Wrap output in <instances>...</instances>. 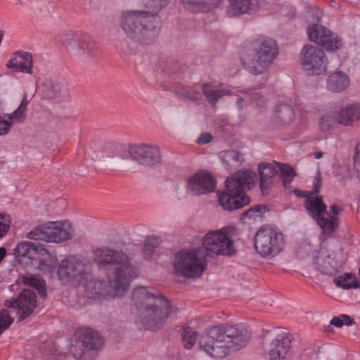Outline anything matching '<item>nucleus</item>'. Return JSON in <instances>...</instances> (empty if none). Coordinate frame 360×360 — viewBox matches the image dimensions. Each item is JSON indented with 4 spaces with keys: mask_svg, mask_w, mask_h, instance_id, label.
<instances>
[{
    "mask_svg": "<svg viewBox=\"0 0 360 360\" xmlns=\"http://www.w3.org/2000/svg\"><path fill=\"white\" fill-rule=\"evenodd\" d=\"M94 260L99 269H112L108 282L89 279L84 281L85 290L91 298L116 297L124 295L131 282L139 276V269L132 264V257L122 250L101 247L94 251Z\"/></svg>",
    "mask_w": 360,
    "mask_h": 360,
    "instance_id": "nucleus-1",
    "label": "nucleus"
},
{
    "mask_svg": "<svg viewBox=\"0 0 360 360\" xmlns=\"http://www.w3.org/2000/svg\"><path fill=\"white\" fill-rule=\"evenodd\" d=\"M140 321L148 330H157L163 327L172 313L170 301L164 295L151 292L146 287H139L132 292Z\"/></svg>",
    "mask_w": 360,
    "mask_h": 360,
    "instance_id": "nucleus-2",
    "label": "nucleus"
},
{
    "mask_svg": "<svg viewBox=\"0 0 360 360\" xmlns=\"http://www.w3.org/2000/svg\"><path fill=\"white\" fill-rule=\"evenodd\" d=\"M120 25L127 39L143 45L152 44L160 32V18L146 11H124Z\"/></svg>",
    "mask_w": 360,
    "mask_h": 360,
    "instance_id": "nucleus-3",
    "label": "nucleus"
},
{
    "mask_svg": "<svg viewBox=\"0 0 360 360\" xmlns=\"http://www.w3.org/2000/svg\"><path fill=\"white\" fill-rule=\"evenodd\" d=\"M205 251L203 248L184 249L175 254L173 268L174 274L186 278L201 276L207 267Z\"/></svg>",
    "mask_w": 360,
    "mask_h": 360,
    "instance_id": "nucleus-4",
    "label": "nucleus"
},
{
    "mask_svg": "<svg viewBox=\"0 0 360 360\" xmlns=\"http://www.w3.org/2000/svg\"><path fill=\"white\" fill-rule=\"evenodd\" d=\"M278 55L276 41L264 39L257 44L255 51L241 57L243 68L250 74L258 75L265 72Z\"/></svg>",
    "mask_w": 360,
    "mask_h": 360,
    "instance_id": "nucleus-5",
    "label": "nucleus"
},
{
    "mask_svg": "<svg viewBox=\"0 0 360 360\" xmlns=\"http://www.w3.org/2000/svg\"><path fill=\"white\" fill-rule=\"evenodd\" d=\"M62 44L67 51L82 63H94L98 56V45L86 34L66 33L63 36Z\"/></svg>",
    "mask_w": 360,
    "mask_h": 360,
    "instance_id": "nucleus-6",
    "label": "nucleus"
},
{
    "mask_svg": "<svg viewBox=\"0 0 360 360\" xmlns=\"http://www.w3.org/2000/svg\"><path fill=\"white\" fill-rule=\"evenodd\" d=\"M77 339L70 350L75 359L93 360L103 345L98 333L91 328H80L76 333Z\"/></svg>",
    "mask_w": 360,
    "mask_h": 360,
    "instance_id": "nucleus-7",
    "label": "nucleus"
},
{
    "mask_svg": "<svg viewBox=\"0 0 360 360\" xmlns=\"http://www.w3.org/2000/svg\"><path fill=\"white\" fill-rule=\"evenodd\" d=\"M285 246L283 233L269 225L262 226L255 236L256 252L263 257H274L281 253Z\"/></svg>",
    "mask_w": 360,
    "mask_h": 360,
    "instance_id": "nucleus-8",
    "label": "nucleus"
},
{
    "mask_svg": "<svg viewBox=\"0 0 360 360\" xmlns=\"http://www.w3.org/2000/svg\"><path fill=\"white\" fill-rule=\"evenodd\" d=\"M231 227H224L219 230L210 231L202 239V246L206 257L232 256L236 251L231 238Z\"/></svg>",
    "mask_w": 360,
    "mask_h": 360,
    "instance_id": "nucleus-9",
    "label": "nucleus"
},
{
    "mask_svg": "<svg viewBox=\"0 0 360 360\" xmlns=\"http://www.w3.org/2000/svg\"><path fill=\"white\" fill-rule=\"evenodd\" d=\"M90 264L84 259L70 256L61 261L58 269L59 279L64 283H83L89 277Z\"/></svg>",
    "mask_w": 360,
    "mask_h": 360,
    "instance_id": "nucleus-10",
    "label": "nucleus"
},
{
    "mask_svg": "<svg viewBox=\"0 0 360 360\" xmlns=\"http://www.w3.org/2000/svg\"><path fill=\"white\" fill-rule=\"evenodd\" d=\"M72 236V229L65 221H50L41 225L27 234V238L35 240H44L49 243H60Z\"/></svg>",
    "mask_w": 360,
    "mask_h": 360,
    "instance_id": "nucleus-11",
    "label": "nucleus"
},
{
    "mask_svg": "<svg viewBox=\"0 0 360 360\" xmlns=\"http://www.w3.org/2000/svg\"><path fill=\"white\" fill-rule=\"evenodd\" d=\"M300 62L304 70L310 75H319L327 70V59L323 51L314 45L304 46Z\"/></svg>",
    "mask_w": 360,
    "mask_h": 360,
    "instance_id": "nucleus-12",
    "label": "nucleus"
},
{
    "mask_svg": "<svg viewBox=\"0 0 360 360\" xmlns=\"http://www.w3.org/2000/svg\"><path fill=\"white\" fill-rule=\"evenodd\" d=\"M217 328L229 352L239 350L250 341V331L243 324L221 325Z\"/></svg>",
    "mask_w": 360,
    "mask_h": 360,
    "instance_id": "nucleus-13",
    "label": "nucleus"
},
{
    "mask_svg": "<svg viewBox=\"0 0 360 360\" xmlns=\"http://www.w3.org/2000/svg\"><path fill=\"white\" fill-rule=\"evenodd\" d=\"M199 345L201 349L212 358L223 359L229 353L217 326L212 327L201 336Z\"/></svg>",
    "mask_w": 360,
    "mask_h": 360,
    "instance_id": "nucleus-14",
    "label": "nucleus"
},
{
    "mask_svg": "<svg viewBox=\"0 0 360 360\" xmlns=\"http://www.w3.org/2000/svg\"><path fill=\"white\" fill-rule=\"evenodd\" d=\"M345 262L338 258L335 254L321 247L313 256V265L320 273L329 276H335L343 268Z\"/></svg>",
    "mask_w": 360,
    "mask_h": 360,
    "instance_id": "nucleus-15",
    "label": "nucleus"
},
{
    "mask_svg": "<svg viewBox=\"0 0 360 360\" xmlns=\"http://www.w3.org/2000/svg\"><path fill=\"white\" fill-rule=\"evenodd\" d=\"M5 306L15 310L18 321H21L31 315L37 306L35 292L29 289H24L17 298L5 302Z\"/></svg>",
    "mask_w": 360,
    "mask_h": 360,
    "instance_id": "nucleus-16",
    "label": "nucleus"
},
{
    "mask_svg": "<svg viewBox=\"0 0 360 360\" xmlns=\"http://www.w3.org/2000/svg\"><path fill=\"white\" fill-rule=\"evenodd\" d=\"M128 152L133 160L144 166L154 167L161 162L160 150L155 145L130 146Z\"/></svg>",
    "mask_w": 360,
    "mask_h": 360,
    "instance_id": "nucleus-17",
    "label": "nucleus"
},
{
    "mask_svg": "<svg viewBox=\"0 0 360 360\" xmlns=\"http://www.w3.org/2000/svg\"><path fill=\"white\" fill-rule=\"evenodd\" d=\"M307 34L311 41L321 45L326 50L334 51L342 46L341 39L321 25L314 24L309 26Z\"/></svg>",
    "mask_w": 360,
    "mask_h": 360,
    "instance_id": "nucleus-18",
    "label": "nucleus"
},
{
    "mask_svg": "<svg viewBox=\"0 0 360 360\" xmlns=\"http://www.w3.org/2000/svg\"><path fill=\"white\" fill-rule=\"evenodd\" d=\"M255 177V173L252 171L248 169L238 171L226 180V191L234 193L235 196L245 195L244 192L253 186Z\"/></svg>",
    "mask_w": 360,
    "mask_h": 360,
    "instance_id": "nucleus-19",
    "label": "nucleus"
},
{
    "mask_svg": "<svg viewBox=\"0 0 360 360\" xmlns=\"http://www.w3.org/2000/svg\"><path fill=\"white\" fill-rule=\"evenodd\" d=\"M216 180L205 172L196 173L190 177L187 182V189L193 195H204L213 192Z\"/></svg>",
    "mask_w": 360,
    "mask_h": 360,
    "instance_id": "nucleus-20",
    "label": "nucleus"
},
{
    "mask_svg": "<svg viewBox=\"0 0 360 360\" xmlns=\"http://www.w3.org/2000/svg\"><path fill=\"white\" fill-rule=\"evenodd\" d=\"M290 346L291 340L288 334L278 335L270 345L269 350L270 360H288Z\"/></svg>",
    "mask_w": 360,
    "mask_h": 360,
    "instance_id": "nucleus-21",
    "label": "nucleus"
},
{
    "mask_svg": "<svg viewBox=\"0 0 360 360\" xmlns=\"http://www.w3.org/2000/svg\"><path fill=\"white\" fill-rule=\"evenodd\" d=\"M6 67L14 72L31 75L33 73L32 56L26 51H15L6 63Z\"/></svg>",
    "mask_w": 360,
    "mask_h": 360,
    "instance_id": "nucleus-22",
    "label": "nucleus"
},
{
    "mask_svg": "<svg viewBox=\"0 0 360 360\" xmlns=\"http://www.w3.org/2000/svg\"><path fill=\"white\" fill-rule=\"evenodd\" d=\"M275 162H262L258 165L260 176L259 187L263 195L269 193L277 179L278 169Z\"/></svg>",
    "mask_w": 360,
    "mask_h": 360,
    "instance_id": "nucleus-23",
    "label": "nucleus"
},
{
    "mask_svg": "<svg viewBox=\"0 0 360 360\" xmlns=\"http://www.w3.org/2000/svg\"><path fill=\"white\" fill-rule=\"evenodd\" d=\"M218 202L226 210H238L248 205L250 199L248 195L235 196L234 193L225 191L218 193Z\"/></svg>",
    "mask_w": 360,
    "mask_h": 360,
    "instance_id": "nucleus-24",
    "label": "nucleus"
},
{
    "mask_svg": "<svg viewBox=\"0 0 360 360\" xmlns=\"http://www.w3.org/2000/svg\"><path fill=\"white\" fill-rule=\"evenodd\" d=\"M227 14L231 17L252 14L258 9V4L253 0H229Z\"/></svg>",
    "mask_w": 360,
    "mask_h": 360,
    "instance_id": "nucleus-25",
    "label": "nucleus"
},
{
    "mask_svg": "<svg viewBox=\"0 0 360 360\" xmlns=\"http://www.w3.org/2000/svg\"><path fill=\"white\" fill-rule=\"evenodd\" d=\"M338 124L351 126L360 120V105L352 104L342 107L338 111Z\"/></svg>",
    "mask_w": 360,
    "mask_h": 360,
    "instance_id": "nucleus-26",
    "label": "nucleus"
},
{
    "mask_svg": "<svg viewBox=\"0 0 360 360\" xmlns=\"http://www.w3.org/2000/svg\"><path fill=\"white\" fill-rule=\"evenodd\" d=\"M222 0H181L183 6L192 12H207L219 6Z\"/></svg>",
    "mask_w": 360,
    "mask_h": 360,
    "instance_id": "nucleus-27",
    "label": "nucleus"
},
{
    "mask_svg": "<svg viewBox=\"0 0 360 360\" xmlns=\"http://www.w3.org/2000/svg\"><path fill=\"white\" fill-rule=\"evenodd\" d=\"M306 198L305 207L309 213L317 220L323 215L327 214L326 205L323 203L321 197L310 195H302Z\"/></svg>",
    "mask_w": 360,
    "mask_h": 360,
    "instance_id": "nucleus-28",
    "label": "nucleus"
},
{
    "mask_svg": "<svg viewBox=\"0 0 360 360\" xmlns=\"http://www.w3.org/2000/svg\"><path fill=\"white\" fill-rule=\"evenodd\" d=\"M349 85V77L342 72L331 74L327 79L326 88L331 92H341Z\"/></svg>",
    "mask_w": 360,
    "mask_h": 360,
    "instance_id": "nucleus-29",
    "label": "nucleus"
},
{
    "mask_svg": "<svg viewBox=\"0 0 360 360\" xmlns=\"http://www.w3.org/2000/svg\"><path fill=\"white\" fill-rule=\"evenodd\" d=\"M293 117V108L291 105L285 103L276 105L272 114V121L276 124H289Z\"/></svg>",
    "mask_w": 360,
    "mask_h": 360,
    "instance_id": "nucleus-30",
    "label": "nucleus"
},
{
    "mask_svg": "<svg viewBox=\"0 0 360 360\" xmlns=\"http://www.w3.org/2000/svg\"><path fill=\"white\" fill-rule=\"evenodd\" d=\"M207 101L212 106L215 105L217 101L224 96H229L232 94L230 89L228 88H219L215 85L211 84H204V93Z\"/></svg>",
    "mask_w": 360,
    "mask_h": 360,
    "instance_id": "nucleus-31",
    "label": "nucleus"
},
{
    "mask_svg": "<svg viewBox=\"0 0 360 360\" xmlns=\"http://www.w3.org/2000/svg\"><path fill=\"white\" fill-rule=\"evenodd\" d=\"M46 96L49 99L66 97L68 94L67 86L63 82H50L46 84Z\"/></svg>",
    "mask_w": 360,
    "mask_h": 360,
    "instance_id": "nucleus-32",
    "label": "nucleus"
},
{
    "mask_svg": "<svg viewBox=\"0 0 360 360\" xmlns=\"http://www.w3.org/2000/svg\"><path fill=\"white\" fill-rule=\"evenodd\" d=\"M242 94L245 95L243 98H238L236 101V105L239 110L243 109V102H250V103L255 104L257 106L262 108L264 105V103L266 101L262 100V96L257 91H255L253 89H245L243 90Z\"/></svg>",
    "mask_w": 360,
    "mask_h": 360,
    "instance_id": "nucleus-33",
    "label": "nucleus"
},
{
    "mask_svg": "<svg viewBox=\"0 0 360 360\" xmlns=\"http://www.w3.org/2000/svg\"><path fill=\"white\" fill-rule=\"evenodd\" d=\"M326 214V217L323 215L316 222L325 235L330 236L338 226V218L328 213Z\"/></svg>",
    "mask_w": 360,
    "mask_h": 360,
    "instance_id": "nucleus-34",
    "label": "nucleus"
},
{
    "mask_svg": "<svg viewBox=\"0 0 360 360\" xmlns=\"http://www.w3.org/2000/svg\"><path fill=\"white\" fill-rule=\"evenodd\" d=\"M22 282L26 285L35 288L41 297H45L46 295V284L44 280L39 276L27 274L20 278Z\"/></svg>",
    "mask_w": 360,
    "mask_h": 360,
    "instance_id": "nucleus-35",
    "label": "nucleus"
},
{
    "mask_svg": "<svg viewBox=\"0 0 360 360\" xmlns=\"http://www.w3.org/2000/svg\"><path fill=\"white\" fill-rule=\"evenodd\" d=\"M34 250V243L28 241L19 243L14 249V254L16 257H27L32 260L36 255Z\"/></svg>",
    "mask_w": 360,
    "mask_h": 360,
    "instance_id": "nucleus-36",
    "label": "nucleus"
},
{
    "mask_svg": "<svg viewBox=\"0 0 360 360\" xmlns=\"http://www.w3.org/2000/svg\"><path fill=\"white\" fill-rule=\"evenodd\" d=\"M219 158L227 166H232L243 161V155L236 150H227L221 151Z\"/></svg>",
    "mask_w": 360,
    "mask_h": 360,
    "instance_id": "nucleus-37",
    "label": "nucleus"
},
{
    "mask_svg": "<svg viewBox=\"0 0 360 360\" xmlns=\"http://www.w3.org/2000/svg\"><path fill=\"white\" fill-rule=\"evenodd\" d=\"M333 283L338 287H340L343 289H356L360 287L359 283L355 280L354 275L349 273H345L342 276L335 278Z\"/></svg>",
    "mask_w": 360,
    "mask_h": 360,
    "instance_id": "nucleus-38",
    "label": "nucleus"
},
{
    "mask_svg": "<svg viewBox=\"0 0 360 360\" xmlns=\"http://www.w3.org/2000/svg\"><path fill=\"white\" fill-rule=\"evenodd\" d=\"M160 238L155 236L146 237L145 240L143 255L145 259H150L155 253V249L160 245Z\"/></svg>",
    "mask_w": 360,
    "mask_h": 360,
    "instance_id": "nucleus-39",
    "label": "nucleus"
},
{
    "mask_svg": "<svg viewBox=\"0 0 360 360\" xmlns=\"http://www.w3.org/2000/svg\"><path fill=\"white\" fill-rule=\"evenodd\" d=\"M29 101L27 99V97L25 96L22 100L19 107L13 111L12 113L6 114L5 117H6L11 124L15 122H22L25 120V112L26 110V108L28 105Z\"/></svg>",
    "mask_w": 360,
    "mask_h": 360,
    "instance_id": "nucleus-40",
    "label": "nucleus"
},
{
    "mask_svg": "<svg viewBox=\"0 0 360 360\" xmlns=\"http://www.w3.org/2000/svg\"><path fill=\"white\" fill-rule=\"evenodd\" d=\"M275 164L281 172L279 178L281 179L283 185L286 187L293 180V178L295 176V171L293 168L288 165L279 164L277 162H275Z\"/></svg>",
    "mask_w": 360,
    "mask_h": 360,
    "instance_id": "nucleus-41",
    "label": "nucleus"
},
{
    "mask_svg": "<svg viewBox=\"0 0 360 360\" xmlns=\"http://www.w3.org/2000/svg\"><path fill=\"white\" fill-rule=\"evenodd\" d=\"M338 124V112L323 115L320 120V127L322 131H328Z\"/></svg>",
    "mask_w": 360,
    "mask_h": 360,
    "instance_id": "nucleus-42",
    "label": "nucleus"
},
{
    "mask_svg": "<svg viewBox=\"0 0 360 360\" xmlns=\"http://www.w3.org/2000/svg\"><path fill=\"white\" fill-rule=\"evenodd\" d=\"M182 340L186 349H191L198 340V334L189 327L184 328L182 332Z\"/></svg>",
    "mask_w": 360,
    "mask_h": 360,
    "instance_id": "nucleus-43",
    "label": "nucleus"
},
{
    "mask_svg": "<svg viewBox=\"0 0 360 360\" xmlns=\"http://www.w3.org/2000/svg\"><path fill=\"white\" fill-rule=\"evenodd\" d=\"M169 0H143L145 7L148 10L150 14L158 15V13L165 6Z\"/></svg>",
    "mask_w": 360,
    "mask_h": 360,
    "instance_id": "nucleus-44",
    "label": "nucleus"
},
{
    "mask_svg": "<svg viewBox=\"0 0 360 360\" xmlns=\"http://www.w3.org/2000/svg\"><path fill=\"white\" fill-rule=\"evenodd\" d=\"M11 217L9 214L3 212L0 213V239L5 237L11 225Z\"/></svg>",
    "mask_w": 360,
    "mask_h": 360,
    "instance_id": "nucleus-45",
    "label": "nucleus"
},
{
    "mask_svg": "<svg viewBox=\"0 0 360 360\" xmlns=\"http://www.w3.org/2000/svg\"><path fill=\"white\" fill-rule=\"evenodd\" d=\"M204 93V84H195L185 89V96L192 100H199Z\"/></svg>",
    "mask_w": 360,
    "mask_h": 360,
    "instance_id": "nucleus-46",
    "label": "nucleus"
},
{
    "mask_svg": "<svg viewBox=\"0 0 360 360\" xmlns=\"http://www.w3.org/2000/svg\"><path fill=\"white\" fill-rule=\"evenodd\" d=\"M13 322V319L11 317L7 309L0 311V335Z\"/></svg>",
    "mask_w": 360,
    "mask_h": 360,
    "instance_id": "nucleus-47",
    "label": "nucleus"
},
{
    "mask_svg": "<svg viewBox=\"0 0 360 360\" xmlns=\"http://www.w3.org/2000/svg\"><path fill=\"white\" fill-rule=\"evenodd\" d=\"M354 323V321L347 314L333 317L330 321V324L338 328H341L343 326H352Z\"/></svg>",
    "mask_w": 360,
    "mask_h": 360,
    "instance_id": "nucleus-48",
    "label": "nucleus"
},
{
    "mask_svg": "<svg viewBox=\"0 0 360 360\" xmlns=\"http://www.w3.org/2000/svg\"><path fill=\"white\" fill-rule=\"evenodd\" d=\"M34 250H36V255L32 260L38 261L40 264H42L44 260L50 257V253L46 249L34 244Z\"/></svg>",
    "mask_w": 360,
    "mask_h": 360,
    "instance_id": "nucleus-49",
    "label": "nucleus"
},
{
    "mask_svg": "<svg viewBox=\"0 0 360 360\" xmlns=\"http://www.w3.org/2000/svg\"><path fill=\"white\" fill-rule=\"evenodd\" d=\"M264 209L265 207L262 205H256L243 212V217L255 219L256 217L260 216L261 213L262 212V210Z\"/></svg>",
    "mask_w": 360,
    "mask_h": 360,
    "instance_id": "nucleus-50",
    "label": "nucleus"
},
{
    "mask_svg": "<svg viewBox=\"0 0 360 360\" xmlns=\"http://www.w3.org/2000/svg\"><path fill=\"white\" fill-rule=\"evenodd\" d=\"M40 350L43 354L50 356L56 352V347L52 341L49 340L44 342L40 347Z\"/></svg>",
    "mask_w": 360,
    "mask_h": 360,
    "instance_id": "nucleus-51",
    "label": "nucleus"
},
{
    "mask_svg": "<svg viewBox=\"0 0 360 360\" xmlns=\"http://www.w3.org/2000/svg\"><path fill=\"white\" fill-rule=\"evenodd\" d=\"M11 125L12 124L8 118L6 120L4 117L0 116V136L8 134Z\"/></svg>",
    "mask_w": 360,
    "mask_h": 360,
    "instance_id": "nucleus-52",
    "label": "nucleus"
},
{
    "mask_svg": "<svg viewBox=\"0 0 360 360\" xmlns=\"http://www.w3.org/2000/svg\"><path fill=\"white\" fill-rule=\"evenodd\" d=\"M354 167L357 173V176L360 179V144L356 146V153L354 156Z\"/></svg>",
    "mask_w": 360,
    "mask_h": 360,
    "instance_id": "nucleus-53",
    "label": "nucleus"
},
{
    "mask_svg": "<svg viewBox=\"0 0 360 360\" xmlns=\"http://www.w3.org/2000/svg\"><path fill=\"white\" fill-rule=\"evenodd\" d=\"M213 139V136L208 132L202 133L196 140V143L200 145H205L210 143Z\"/></svg>",
    "mask_w": 360,
    "mask_h": 360,
    "instance_id": "nucleus-54",
    "label": "nucleus"
},
{
    "mask_svg": "<svg viewBox=\"0 0 360 360\" xmlns=\"http://www.w3.org/2000/svg\"><path fill=\"white\" fill-rule=\"evenodd\" d=\"M341 211V208L335 204H333L330 206V212H331V216H335L338 217L340 212Z\"/></svg>",
    "mask_w": 360,
    "mask_h": 360,
    "instance_id": "nucleus-55",
    "label": "nucleus"
},
{
    "mask_svg": "<svg viewBox=\"0 0 360 360\" xmlns=\"http://www.w3.org/2000/svg\"><path fill=\"white\" fill-rule=\"evenodd\" d=\"M6 255V250L4 248H0V263Z\"/></svg>",
    "mask_w": 360,
    "mask_h": 360,
    "instance_id": "nucleus-56",
    "label": "nucleus"
},
{
    "mask_svg": "<svg viewBox=\"0 0 360 360\" xmlns=\"http://www.w3.org/2000/svg\"><path fill=\"white\" fill-rule=\"evenodd\" d=\"M320 190V182L317 181V182L314 185V193H318Z\"/></svg>",
    "mask_w": 360,
    "mask_h": 360,
    "instance_id": "nucleus-57",
    "label": "nucleus"
},
{
    "mask_svg": "<svg viewBox=\"0 0 360 360\" xmlns=\"http://www.w3.org/2000/svg\"><path fill=\"white\" fill-rule=\"evenodd\" d=\"M323 157V153L322 152H316L314 153V158L316 159H320Z\"/></svg>",
    "mask_w": 360,
    "mask_h": 360,
    "instance_id": "nucleus-58",
    "label": "nucleus"
},
{
    "mask_svg": "<svg viewBox=\"0 0 360 360\" xmlns=\"http://www.w3.org/2000/svg\"><path fill=\"white\" fill-rule=\"evenodd\" d=\"M320 20V17L319 16H317L316 18V21H319Z\"/></svg>",
    "mask_w": 360,
    "mask_h": 360,
    "instance_id": "nucleus-59",
    "label": "nucleus"
}]
</instances>
